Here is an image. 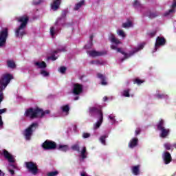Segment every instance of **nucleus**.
Returning <instances> with one entry per match:
<instances>
[{
    "mask_svg": "<svg viewBox=\"0 0 176 176\" xmlns=\"http://www.w3.org/2000/svg\"><path fill=\"white\" fill-rule=\"evenodd\" d=\"M111 42V49L113 50H116L118 53H121L122 54L124 55V58H122L120 59L117 60V63L118 64H120L121 63H123L126 58H129L135 54V53H138L140 50H142L144 49V46H145L144 43H142L138 45V47H134L131 51L129 52V54L125 53L122 50V48L118 47L122 42L119 39H118L113 34H111L110 38H109Z\"/></svg>",
    "mask_w": 176,
    "mask_h": 176,
    "instance_id": "nucleus-1",
    "label": "nucleus"
},
{
    "mask_svg": "<svg viewBox=\"0 0 176 176\" xmlns=\"http://www.w3.org/2000/svg\"><path fill=\"white\" fill-rule=\"evenodd\" d=\"M67 17V10H63L61 16L58 19L54 26L50 28V35L52 38H56L60 34L61 28L65 25V18Z\"/></svg>",
    "mask_w": 176,
    "mask_h": 176,
    "instance_id": "nucleus-2",
    "label": "nucleus"
},
{
    "mask_svg": "<svg viewBox=\"0 0 176 176\" xmlns=\"http://www.w3.org/2000/svg\"><path fill=\"white\" fill-rule=\"evenodd\" d=\"M49 113H50V110L43 111L39 107H31L25 111V116L30 119H42V118H45V115H49Z\"/></svg>",
    "mask_w": 176,
    "mask_h": 176,
    "instance_id": "nucleus-3",
    "label": "nucleus"
},
{
    "mask_svg": "<svg viewBox=\"0 0 176 176\" xmlns=\"http://www.w3.org/2000/svg\"><path fill=\"white\" fill-rule=\"evenodd\" d=\"M89 115L92 118H95L98 120L94 124V130H97L100 129L101 124H102V121L104 120V116L102 114V111H101L100 107H93L89 108Z\"/></svg>",
    "mask_w": 176,
    "mask_h": 176,
    "instance_id": "nucleus-4",
    "label": "nucleus"
},
{
    "mask_svg": "<svg viewBox=\"0 0 176 176\" xmlns=\"http://www.w3.org/2000/svg\"><path fill=\"white\" fill-rule=\"evenodd\" d=\"M28 20L29 19H28V16H27V15H23L18 18V21L21 23L14 30L15 36L16 38H23L24 35L27 34V30H25V28H27V24H28Z\"/></svg>",
    "mask_w": 176,
    "mask_h": 176,
    "instance_id": "nucleus-5",
    "label": "nucleus"
},
{
    "mask_svg": "<svg viewBox=\"0 0 176 176\" xmlns=\"http://www.w3.org/2000/svg\"><path fill=\"white\" fill-rule=\"evenodd\" d=\"M71 148L72 151H76V152H78L79 154L78 157L79 163H85V160L87 159V156L89 155V153L86 149V146H83L80 150V142H77L74 144H73Z\"/></svg>",
    "mask_w": 176,
    "mask_h": 176,
    "instance_id": "nucleus-6",
    "label": "nucleus"
},
{
    "mask_svg": "<svg viewBox=\"0 0 176 176\" xmlns=\"http://www.w3.org/2000/svg\"><path fill=\"white\" fill-rule=\"evenodd\" d=\"M38 127H39V124L37 122H35L32 123L23 131V137H25L26 141H30V140H31V137H32V135L35 133Z\"/></svg>",
    "mask_w": 176,
    "mask_h": 176,
    "instance_id": "nucleus-7",
    "label": "nucleus"
},
{
    "mask_svg": "<svg viewBox=\"0 0 176 176\" xmlns=\"http://www.w3.org/2000/svg\"><path fill=\"white\" fill-rule=\"evenodd\" d=\"M24 165L30 174H32V175L39 174V168H38V164L34 162H25Z\"/></svg>",
    "mask_w": 176,
    "mask_h": 176,
    "instance_id": "nucleus-8",
    "label": "nucleus"
},
{
    "mask_svg": "<svg viewBox=\"0 0 176 176\" xmlns=\"http://www.w3.org/2000/svg\"><path fill=\"white\" fill-rule=\"evenodd\" d=\"M157 130L160 131V137L162 138H166L170 134V129H166L164 127V120H160L157 124Z\"/></svg>",
    "mask_w": 176,
    "mask_h": 176,
    "instance_id": "nucleus-9",
    "label": "nucleus"
},
{
    "mask_svg": "<svg viewBox=\"0 0 176 176\" xmlns=\"http://www.w3.org/2000/svg\"><path fill=\"white\" fill-rule=\"evenodd\" d=\"M153 97L154 98H157V100H164L167 104H168L170 100V96L163 93L161 90H157L155 93L153 94Z\"/></svg>",
    "mask_w": 176,
    "mask_h": 176,
    "instance_id": "nucleus-10",
    "label": "nucleus"
},
{
    "mask_svg": "<svg viewBox=\"0 0 176 176\" xmlns=\"http://www.w3.org/2000/svg\"><path fill=\"white\" fill-rule=\"evenodd\" d=\"M8 28L2 29L0 31V47H3L6 45V39H8Z\"/></svg>",
    "mask_w": 176,
    "mask_h": 176,
    "instance_id": "nucleus-11",
    "label": "nucleus"
},
{
    "mask_svg": "<svg viewBox=\"0 0 176 176\" xmlns=\"http://www.w3.org/2000/svg\"><path fill=\"white\" fill-rule=\"evenodd\" d=\"M41 146L44 149V151H50L56 149V148H57V144H56V142L53 141L46 140L41 144Z\"/></svg>",
    "mask_w": 176,
    "mask_h": 176,
    "instance_id": "nucleus-12",
    "label": "nucleus"
},
{
    "mask_svg": "<svg viewBox=\"0 0 176 176\" xmlns=\"http://www.w3.org/2000/svg\"><path fill=\"white\" fill-rule=\"evenodd\" d=\"M166 45V39L164 38V37L158 36L156 38L154 50H153V53H155V52H157L158 49H160L162 46H164Z\"/></svg>",
    "mask_w": 176,
    "mask_h": 176,
    "instance_id": "nucleus-13",
    "label": "nucleus"
},
{
    "mask_svg": "<svg viewBox=\"0 0 176 176\" xmlns=\"http://www.w3.org/2000/svg\"><path fill=\"white\" fill-rule=\"evenodd\" d=\"M66 50H67V47H65V45H63V46L60 47L57 50L53 51L52 53L51 56H49L47 58V60H52V61H56V60H57V58H58L56 54L58 53L61 52H66Z\"/></svg>",
    "mask_w": 176,
    "mask_h": 176,
    "instance_id": "nucleus-14",
    "label": "nucleus"
},
{
    "mask_svg": "<svg viewBox=\"0 0 176 176\" xmlns=\"http://www.w3.org/2000/svg\"><path fill=\"white\" fill-rule=\"evenodd\" d=\"M87 53L89 57H100L101 56H105L107 52V51L88 50Z\"/></svg>",
    "mask_w": 176,
    "mask_h": 176,
    "instance_id": "nucleus-15",
    "label": "nucleus"
},
{
    "mask_svg": "<svg viewBox=\"0 0 176 176\" xmlns=\"http://www.w3.org/2000/svg\"><path fill=\"white\" fill-rule=\"evenodd\" d=\"M72 91L75 96H79L83 93V85L78 83L73 84Z\"/></svg>",
    "mask_w": 176,
    "mask_h": 176,
    "instance_id": "nucleus-16",
    "label": "nucleus"
},
{
    "mask_svg": "<svg viewBox=\"0 0 176 176\" xmlns=\"http://www.w3.org/2000/svg\"><path fill=\"white\" fill-rule=\"evenodd\" d=\"M175 9H176V1L173 0L171 5V9L166 12L164 14V16H165V17H173V14L175 13V10H176Z\"/></svg>",
    "mask_w": 176,
    "mask_h": 176,
    "instance_id": "nucleus-17",
    "label": "nucleus"
},
{
    "mask_svg": "<svg viewBox=\"0 0 176 176\" xmlns=\"http://www.w3.org/2000/svg\"><path fill=\"white\" fill-rule=\"evenodd\" d=\"M162 160L164 164H170L171 163L173 158L171 157V154L168 151H164L162 153Z\"/></svg>",
    "mask_w": 176,
    "mask_h": 176,
    "instance_id": "nucleus-18",
    "label": "nucleus"
},
{
    "mask_svg": "<svg viewBox=\"0 0 176 176\" xmlns=\"http://www.w3.org/2000/svg\"><path fill=\"white\" fill-rule=\"evenodd\" d=\"M69 114V106L68 104H65L60 107V114L55 116H68Z\"/></svg>",
    "mask_w": 176,
    "mask_h": 176,
    "instance_id": "nucleus-19",
    "label": "nucleus"
},
{
    "mask_svg": "<svg viewBox=\"0 0 176 176\" xmlns=\"http://www.w3.org/2000/svg\"><path fill=\"white\" fill-rule=\"evenodd\" d=\"M3 156L9 162V163H14V157L12 154H10L8 151L6 150H3V152L1 153Z\"/></svg>",
    "mask_w": 176,
    "mask_h": 176,
    "instance_id": "nucleus-20",
    "label": "nucleus"
},
{
    "mask_svg": "<svg viewBox=\"0 0 176 176\" xmlns=\"http://www.w3.org/2000/svg\"><path fill=\"white\" fill-rule=\"evenodd\" d=\"M136 146H138V138H133L129 141V148L134 149Z\"/></svg>",
    "mask_w": 176,
    "mask_h": 176,
    "instance_id": "nucleus-21",
    "label": "nucleus"
},
{
    "mask_svg": "<svg viewBox=\"0 0 176 176\" xmlns=\"http://www.w3.org/2000/svg\"><path fill=\"white\" fill-rule=\"evenodd\" d=\"M60 5H61V0H54L51 4V9L56 12L60 8Z\"/></svg>",
    "mask_w": 176,
    "mask_h": 176,
    "instance_id": "nucleus-22",
    "label": "nucleus"
},
{
    "mask_svg": "<svg viewBox=\"0 0 176 176\" xmlns=\"http://www.w3.org/2000/svg\"><path fill=\"white\" fill-rule=\"evenodd\" d=\"M34 66L36 68H38L39 69H45L46 68L47 65L46 63L43 61H36L34 62Z\"/></svg>",
    "mask_w": 176,
    "mask_h": 176,
    "instance_id": "nucleus-23",
    "label": "nucleus"
},
{
    "mask_svg": "<svg viewBox=\"0 0 176 176\" xmlns=\"http://www.w3.org/2000/svg\"><path fill=\"white\" fill-rule=\"evenodd\" d=\"M144 16H146V17H149V19H155V17H157V16H159V12H152L148 10L146 13L144 14Z\"/></svg>",
    "mask_w": 176,
    "mask_h": 176,
    "instance_id": "nucleus-24",
    "label": "nucleus"
},
{
    "mask_svg": "<svg viewBox=\"0 0 176 176\" xmlns=\"http://www.w3.org/2000/svg\"><path fill=\"white\" fill-rule=\"evenodd\" d=\"M107 119L111 124H116V123H118V121L116 120V116L115 114H109L107 116Z\"/></svg>",
    "mask_w": 176,
    "mask_h": 176,
    "instance_id": "nucleus-25",
    "label": "nucleus"
},
{
    "mask_svg": "<svg viewBox=\"0 0 176 176\" xmlns=\"http://www.w3.org/2000/svg\"><path fill=\"white\" fill-rule=\"evenodd\" d=\"M97 77L100 79L101 80V85H102V86H107V85H108V82H107V78L104 77V75L98 73L97 74Z\"/></svg>",
    "mask_w": 176,
    "mask_h": 176,
    "instance_id": "nucleus-26",
    "label": "nucleus"
},
{
    "mask_svg": "<svg viewBox=\"0 0 176 176\" xmlns=\"http://www.w3.org/2000/svg\"><path fill=\"white\" fill-rule=\"evenodd\" d=\"M107 138H108V134H104L99 138V141L102 145H107Z\"/></svg>",
    "mask_w": 176,
    "mask_h": 176,
    "instance_id": "nucleus-27",
    "label": "nucleus"
},
{
    "mask_svg": "<svg viewBox=\"0 0 176 176\" xmlns=\"http://www.w3.org/2000/svg\"><path fill=\"white\" fill-rule=\"evenodd\" d=\"M57 149H58V151H61L62 152H67V151L69 150V146L68 145L59 144L57 146Z\"/></svg>",
    "mask_w": 176,
    "mask_h": 176,
    "instance_id": "nucleus-28",
    "label": "nucleus"
},
{
    "mask_svg": "<svg viewBox=\"0 0 176 176\" xmlns=\"http://www.w3.org/2000/svg\"><path fill=\"white\" fill-rule=\"evenodd\" d=\"M131 170L133 175H138L140 174V165L132 166Z\"/></svg>",
    "mask_w": 176,
    "mask_h": 176,
    "instance_id": "nucleus-29",
    "label": "nucleus"
},
{
    "mask_svg": "<svg viewBox=\"0 0 176 176\" xmlns=\"http://www.w3.org/2000/svg\"><path fill=\"white\" fill-rule=\"evenodd\" d=\"M7 65L8 68H11L12 69H14V68H16V63H14V60H7Z\"/></svg>",
    "mask_w": 176,
    "mask_h": 176,
    "instance_id": "nucleus-30",
    "label": "nucleus"
},
{
    "mask_svg": "<svg viewBox=\"0 0 176 176\" xmlns=\"http://www.w3.org/2000/svg\"><path fill=\"white\" fill-rule=\"evenodd\" d=\"M10 167H12V168H14L15 170H19V168H17V166L12 164H10L8 165V170L10 173L11 175H14V170L10 169Z\"/></svg>",
    "mask_w": 176,
    "mask_h": 176,
    "instance_id": "nucleus-31",
    "label": "nucleus"
},
{
    "mask_svg": "<svg viewBox=\"0 0 176 176\" xmlns=\"http://www.w3.org/2000/svg\"><path fill=\"white\" fill-rule=\"evenodd\" d=\"M83 5H85V0H82L81 1L77 3L75 5L74 10H79L80 9V8L82 7Z\"/></svg>",
    "mask_w": 176,
    "mask_h": 176,
    "instance_id": "nucleus-32",
    "label": "nucleus"
},
{
    "mask_svg": "<svg viewBox=\"0 0 176 176\" xmlns=\"http://www.w3.org/2000/svg\"><path fill=\"white\" fill-rule=\"evenodd\" d=\"M93 35H91L89 37V43L85 46V49H91L93 46Z\"/></svg>",
    "mask_w": 176,
    "mask_h": 176,
    "instance_id": "nucleus-33",
    "label": "nucleus"
},
{
    "mask_svg": "<svg viewBox=\"0 0 176 176\" xmlns=\"http://www.w3.org/2000/svg\"><path fill=\"white\" fill-rule=\"evenodd\" d=\"M133 7L135 9H138V10H141L142 8H144L143 5H141L138 1L135 0V2L133 3Z\"/></svg>",
    "mask_w": 176,
    "mask_h": 176,
    "instance_id": "nucleus-34",
    "label": "nucleus"
},
{
    "mask_svg": "<svg viewBox=\"0 0 176 176\" xmlns=\"http://www.w3.org/2000/svg\"><path fill=\"white\" fill-rule=\"evenodd\" d=\"M89 64L91 65H104V63L100 60H91Z\"/></svg>",
    "mask_w": 176,
    "mask_h": 176,
    "instance_id": "nucleus-35",
    "label": "nucleus"
},
{
    "mask_svg": "<svg viewBox=\"0 0 176 176\" xmlns=\"http://www.w3.org/2000/svg\"><path fill=\"white\" fill-rule=\"evenodd\" d=\"M130 89H126L122 92H121V96L123 97H130Z\"/></svg>",
    "mask_w": 176,
    "mask_h": 176,
    "instance_id": "nucleus-36",
    "label": "nucleus"
},
{
    "mask_svg": "<svg viewBox=\"0 0 176 176\" xmlns=\"http://www.w3.org/2000/svg\"><path fill=\"white\" fill-rule=\"evenodd\" d=\"M122 27H123V28H130L133 27V23H131V21H129L126 23H124L122 24Z\"/></svg>",
    "mask_w": 176,
    "mask_h": 176,
    "instance_id": "nucleus-37",
    "label": "nucleus"
},
{
    "mask_svg": "<svg viewBox=\"0 0 176 176\" xmlns=\"http://www.w3.org/2000/svg\"><path fill=\"white\" fill-rule=\"evenodd\" d=\"M58 170L50 171L46 173V176H57L58 175Z\"/></svg>",
    "mask_w": 176,
    "mask_h": 176,
    "instance_id": "nucleus-38",
    "label": "nucleus"
},
{
    "mask_svg": "<svg viewBox=\"0 0 176 176\" xmlns=\"http://www.w3.org/2000/svg\"><path fill=\"white\" fill-rule=\"evenodd\" d=\"M40 74L44 78H47V76H49V72L45 70V69H41L40 72Z\"/></svg>",
    "mask_w": 176,
    "mask_h": 176,
    "instance_id": "nucleus-39",
    "label": "nucleus"
},
{
    "mask_svg": "<svg viewBox=\"0 0 176 176\" xmlns=\"http://www.w3.org/2000/svg\"><path fill=\"white\" fill-rule=\"evenodd\" d=\"M117 34H118V35H119V36H121L122 38H126V34L122 30H118Z\"/></svg>",
    "mask_w": 176,
    "mask_h": 176,
    "instance_id": "nucleus-40",
    "label": "nucleus"
},
{
    "mask_svg": "<svg viewBox=\"0 0 176 176\" xmlns=\"http://www.w3.org/2000/svg\"><path fill=\"white\" fill-rule=\"evenodd\" d=\"M164 146L166 151H170V149H173V144L170 143H165L164 144Z\"/></svg>",
    "mask_w": 176,
    "mask_h": 176,
    "instance_id": "nucleus-41",
    "label": "nucleus"
},
{
    "mask_svg": "<svg viewBox=\"0 0 176 176\" xmlns=\"http://www.w3.org/2000/svg\"><path fill=\"white\" fill-rule=\"evenodd\" d=\"M156 30H153L152 32H150L148 33V36L150 37V38H153V36H155V35H156Z\"/></svg>",
    "mask_w": 176,
    "mask_h": 176,
    "instance_id": "nucleus-42",
    "label": "nucleus"
},
{
    "mask_svg": "<svg viewBox=\"0 0 176 176\" xmlns=\"http://www.w3.org/2000/svg\"><path fill=\"white\" fill-rule=\"evenodd\" d=\"M134 83H136V85H138V86H140V85H141L142 83H144V80H140L139 78H136L134 80Z\"/></svg>",
    "mask_w": 176,
    "mask_h": 176,
    "instance_id": "nucleus-43",
    "label": "nucleus"
},
{
    "mask_svg": "<svg viewBox=\"0 0 176 176\" xmlns=\"http://www.w3.org/2000/svg\"><path fill=\"white\" fill-rule=\"evenodd\" d=\"M65 71H67V68L65 67H60L59 69V72H60V74H65Z\"/></svg>",
    "mask_w": 176,
    "mask_h": 176,
    "instance_id": "nucleus-44",
    "label": "nucleus"
},
{
    "mask_svg": "<svg viewBox=\"0 0 176 176\" xmlns=\"http://www.w3.org/2000/svg\"><path fill=\"white\" fill-rule=\"evenodd\" d=\"M141 134V128L138 127L136 130L135 131V135H140Z\"/></svg>",
    "mask_w": 176,
    "mask_h": 176,
    "instance_id": "nucleus-45",
    "label": "nucleus"
},
{
    "mask_svg": "<svg viewBox=\"0 0 176 176\" xmlns=\"http://www.w3.org/2000/svg\"><path fill=\"white\" fill-rule=\"evenodd\" d=\"M45 2V0H38V1H34V5H39L42 3Z\"/></svg>",
    "mask_w": 176,
    "mask_h": 176,
    "instance_id": "nucleus-46",
    "label": "nucleus"
},
{
    "mask_svg": "<svg viewBox=\"0 0 176 176\" xmlns=\"http://www.w3.org/2000/svg\"><path fill=\"white\" fill-rule=\"evenodd\" d=\"M89 137H90V133H82V138H89Z\"/></svg>",
    "mask_w": 176,
    "mask_h": 176,
    "instance_id": "nucleus-47",
    "label": "nucleus"
},
{
    "mask_svg": "<svg viewBox=\"0 0 176 176\" xmlns=\"http://www.w3.org/2000/svg\"><path fill=\"white\" fill-rule=\"evenodd\" d=\"M173 27H174L175 31L176 32V21L173 22Z\"/></svg>",
    "mask_w": 176,
    "mask_h": 176,
    "instance_id": "nucleus-48",
    "label": "nucleus"
},
{
    "mask_svg": "<svg viewBox=\"0 0 176 176\" xmlns=\"http://www.w3.org/2000/svg\"><path fill=\"white\" fill-rule=\"evenodd\" d=\"M76 129H77V126H76V124H74V125L73 126V130H74V131H76Z\"/></svg>",
    "mask_w": 176,
    "mask_h": 176,
    "instance_id": "nucleus-49",
    "label": "nucleus"
},
{
    "mask_svg": "<svg viewBox=\"0 0 176 176\" xmlns=\"http://www.w3.org/2000/svg\"><path fill=\"white\" fill-rule=\"evenodd\" d=\"M5 173H3V172H2V170H0V176H4Z\"/></svg>",
    "mask_w": 176,
    "mask_h": 176,
    "instance_id": "nucleus-50",
    "label": "nucleus"
},
{
    "mask_svg": "<svg viewBox=\"0 0 176 176\" xmlns=\"http://www.w3.org/2000/svg\"><path fill=\"white\" fill-rule=\"evenodd\" d=\"M108 100V97L105 96L103 98V101H107Z\"/></svg>",
    "mask_w": 176,
    "mask_h": 176,
    "instance_id": "nucleus-51",
    "label": "nucleus"
},
{
    "mask_svg": "<svg viewBox=\"0 0 176 176\" xmlns=\"http://www.w3.org/2000/svg\"><path fill=\"white\" fill-rule=\"evenodd\" d=\"M75 101H77V100H79V96H76V98H74Z\"/></svg>",
    "mask_w": 176,
    "mask_h": 176,
    "instance_id": "nucleus-52",
    "label": "nucleus"
},
{
    "mask_svg": "<svg viewBox=\"0 0 176 176\" xmlns=\"http://www.w3.org/2000/svg\"><path fill=\"white\" fill-rule=\"evenodd\" d=\"M173 147H174V148H176V143H175V144H172V148H173Z\"/></svg>",
    "mask_w": 176,
    "mask_h": 176,
    "instance_id": "nucleus-53",
    "label": "nucleus"
},
{
    "mask_svg": "<svg viewBox=\"0 0 176 176\" xmlns=\"http://www.w3.org/2000/svg\"><path fill=\"white\" fill-rule=\"evenodd\" d=\"M85 77V76H82L80 78V80H83V78Z\"/></svg>",
    "mask_w": 176,
    "mask_h": 176,
    "instance_id": "nucleus-54",
    "label": "nucleus"
},
{
    "mask_svg": "<svg viewBox=\"0 0 176 176\" xmlns=\"http://www.w3.org/2000/svg\"><path fill=\"white\" fill-rule=\"evenodd\" d=\"M172 176H175V174H173Z\"/></svg>",
    "mask_w": 176,
    "mask_h": 176,
    "instance_id": "nucleus-55",
    "label": "nucleus"
},
{
    "mask_svg": "<svg viewBox=\"0 0 176 176\" xmlns=\"http://www.w3.org/2000/svg\"><path fill=\"white\" fill-rule=\"evenodd\" d=\"M19 98H21V97H19Z\"/></svg>",
    "mask_w": 176,
    "mask_h": 176,
    "instance_id": "nucleus-56",
    "label": "nucleus"
}]
</instances>
